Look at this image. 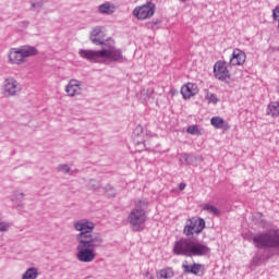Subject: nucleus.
I'll return each instance as SVG.
<instances>
[{"label":"nucleus","instance_id":"1","mask_svg":"<svg viewBox=\"0 0 279 279\" xmlns=\"http://www.w3.org/2000/svg\"><path fill=\"white\" fill-rule=\"evenodd\" d=\"M76 232V258L80 263H93L97 258L95 250L104 247V236L100 233H93L95 222L82 219L74 222Z\"/></svg>","mask_w":279,"mask_h":279},{"label":"nucleus","instance_id":"2","mask_svg":"<svg viewBox=\"0 0 279 279\" xmlns=\"http://www.w3.org/2000/svg\"><path fill=\"white\" fill-rule=\"evenodd\" d=\"M78 56H81L83 60H88V62L98 64H106L107 60H109V62L120 63L128 60V58L123 56V50L114 47V41L112 39H107L101 50L81 49Z\"/></svg>","mask_w":279,"mask_h":279},{"label":"nucleus","instance_id":"3","mask_svg":"<svg viewBox=\"0 0 279 279\" xmlns=\"http://www.w3.org/2000/svg\"><path fill=\"white\" fill-rule=\"evenodd\" d=\"M172 252L174 256H208L211 250L204 241H198L192 238H180L174 242Z\"/></svg>","mask_w":279,"mask_h":279},{"label":"nucleus","instance_id":"4","mask_svg":"<svg viewBox=\"0 0 279 279\" xmlns=\"http://www.w3.org/2000/svg\"><path fill=\"white\" fill-rule=\"evenodd\" d=\"M256 250H277L279 252V229L272 228L247 238Z\"/></svg>","mask_w":279,"mask_h":279},{"label":"nucleus","instance_id":"5","mask_svg":"<svg viewBox=\"0 0 279 279\" xmlns=\"http://www.w3.org/2000/svg\"><path fill=\"white\" fill-rule=\"evenodd\" d=\"M128 219L133 232H143L147 222V213L144 209H133Z\"/></svg>","mask_w":279,"mask_h":279},{"label":"nucleus","instance_id":"6","mask_svg":"<svg viewBox=\"0 0 279 279\" xmlns=\"http://www.w3.org/2000/svg\"><path fill=\"white\" fill-rule=\"evenodd\" d=\"M204 228H206V220H204V218L193 217L187 219L183 229V234H185V236H193V234H202Z\"/></svg>","mask_w":279,"mask_h":279},{"label":"nucleus","instance_id":"7","mask_svg":"<svg viewBox=\"0 0 279 279\" xmlns=\"http://www.w3.org/2000/svg\"><path fill=\"white\" fill-rule=\"evenodd\" d=\"M154 14H156V3L151 1L140 7H135L133 10V16H135L137 21H147V19H151Z\"/></svg>","mask_w":279,"mask_h":279},{"label":"nucleus","instance_id":"8","mask_svg":"<svg viewBox=\"0 0 279 279\" xmlns=\"http://www.w3.org/2000/svg\"><path fill=\"white\" fill-rule=\"evenodd\" d=\"M2 93L4 97H16L21 93V83L14 77H8L2 85Z\"/></svg>","mask_w":279,"mask_h":279},{"label":"nucleus","instance_id":"9","mask_svg":"<svg viewBox=\"0 0 279 279\" xmlns=\"http://www.w3.org/2000/svg\"><path fill=\"white\" fill-rule=\"evenodd\" d=\"M214 77L219 82H228L230 80V70H228V62L218 60L214 64Z\"/></svg>","mask_w":279,"mask_h":279},{"label":"nucleus","instance_id":"10","mask_svg":"<svg viewBox=\"0 0 279 279\" xmlns=\"http://www.w3.org/2000/svg\"><path fill=\"white\" fill-rule=\"evenodd\" d=\"M65 93L69 97H77V95H82V83L75 78L70 80L68 85L65 86Z\"/></svg>","mask_w":279,"mask_h":279},{"label":"nucleus","instance_id":"11","mask_svg":"<svg viewBox=\"0 0 279 279\" xmlns=\"http://www.w3.org/2000/svg\"><path fill=\"white\" fill-rule=\"evenodd\" d=\"M247 56L243 50L235 48L230 58L231 66H243L245 64Z\"/></svg>","mask_w":279,"mask_h":279},{"label":"nucleus","instance_id":"12","mask_svg":"<svg viewBox=\"0 0 279 279\" xmlns=\"http://www.w3.org/2000/svg\"><path fill=\"white\" fill-rule=\"evenodd\" d=\"M197 93H199V88H197V84L195 83H186L181 87L183 99H191V97H195Z\"/></svg>","mask_w":279,"mask_h":279},{"label":"nucleus","instance_id":"13","mask_svg":"<svg viewBox=\"0 0 279 279\" xmlns=\"http://www.w3.org/2000/svg\"><path fill=\"white\" fill-rule=\"evenodd\" d=\"M8 58L9 64H23V62H25L20 48H11L8 53Z\"/></svg>","mask_w":279,"mask_h":279},{"label":"nucleus","instance_id":"14","mask_svg":"<svg viewBox=\"0 0 279 279\" xmlns=\"http://www.w3.org/2000/svg\"><path fill=\"white\" fill-rule=\"evenodd\" d=\"M203 267L204 266L202 264H197V263H194L193 265H189L185 262L184 264H182L183 272L193 274V276H199V271H202Z\"/></svg>","mask_w":279,"mask_h":279},{"label":"nucleus","instance_id":"15","mask_svg":"<svg viewBox=\"0 0 279 279\" xmlns=\"http://www.w3.org/2000/svg\"><path fill=\"white\" fill-rule=\"evenodd\" d=\"M90 40L94 43V45H102V47L106 46V40L101 38V27L96 26L92 33H90Z\"/></svg>","mask_w":279,"mask_h":279},{"label":"nucleus","instance_id":"16","mask_svg":"<svg viewBox=\"0 0 279 279\" xmlns=\"http://www.w3.org/2000/svg\"><path fill=\"white\" fill-rule=\"evenodd\" d=\"M210 124L216 128V130H230V124L221 117H213Z\"/></svg>","mask_w":279,"mask_h":279},{"label":"nucleus","instance_id":"17","mask_svg":"<svg viewBox=\"0 0 279 279\" xmlns=\"http://www.w3.org/2000/svg\"><path fill=\"white\" fill-rule=\"evenodd\" d=\"M20 52L22 53L23 60H25V58L38 56V49L34 46H22L20 47Z\"/></svg>","mask_w":279,"mask_h":279},{"label":"nucleus","instance_id":"18","mask_svg":"<svg viewBox=\"0 0 279 279\" xmlns=\"http://www.w3.org/2000/svg\"><path fill=\"white\" fill-rule=\"evenodd\" d=\"M179 161L181 167L186 165H195V162H197V157L195 155L184 153L181 155Z\"/></svg>","mask_w":279,"mask_h":279},{"label":"nucleus","instance_id":"19","mask_svg":"<svg viewBox=\"0 0 279 279\" xmlns=\"http://www.w3.org/2000/svg\"><path fill=\"white\" fill-rule=\"evenodd\" d=\"M266 114H268V117H272L274 119L279 117V102L278 101L270 102L267 107Z\"/></svg>","mask_w":279,"mask_h":279},{"label":"nucleus","instance_id":"20","mask_svg":"<svg viewBox=\"0 0 279 279\" xmlns=\"http://www.w3.org/2000/svg\"><path fill=\"white\" fill-rule=\"evenodd\" d=\"M201 208L202 210H206V213H209V215H214L215 217H219V215H221V210H219V208L208 203L202 204Z\"/></svg>","mask_w":279,"mask_h":279},{"label":"nucleus","instance_id":"21","mask_svg":"<svg viewBox=\"0 0 279 279\" xmlns=\"http://www.w3.org/2000/svg\"><path fill=\"white\" fill-rule=\"evenodd\" d=\"M175 276V272H173V269L171 267L163 268L157 272L158 279H171Z\"/></svg>","mask_w":279,"mask_h":279},{"label":"nucleus","instance_id":"22","mask_svg":"<svg viewBox=\"0 0 279 279\" xmlns=\"http://www.w3.org/2000/svg\"><path fill=\"white\" fill-rule=\"evenodd\" d=\"M147 206H149V202L146 198H140L134 201V210H147Z\"/></svg>","mask_w":279,"mask_h":279},{"label":"nucleus","instance_id":"23","mask_svg":"<svg viewBox=\"0 0 279 279\" xmlns=\"http://www.w3.org/2000/svg\"><path fill=\"white\" fill-rule=\"evenodd\" d=\"M38 278V269L37 268H28L22 276V279H36Z\"/></svg>","mask_w":279,"mask_h":279},{"label":"nucleus","instance_id":"24","mask_svg":"<svg viewBox=\"0 0 279 279\" xmlns=\"http://www.w3.org/2000/svg\"><path fill=\"white\" fill-rule=\"evenodd\" d=\"M100 14H113L114 7L110 5V3H104L98 7Z\"/></svg>","mask_w":279,"mask_h":279},{"label":"nucleus","instance_id":"25","mask_svg":"<svg viewBox=\"0 0 279 279\" xmlns=\"http://www.w3.org/2000/svg\"><path fill=\"white\" fill-rule=\"evenodd\" d=\"M31 10H37L40 12L43 10V5H45V0H29Z\"/></svg>","mask_w":279,"mask_h":279},{"label":"nucleus","instance_id":"26","mask_svg":"<svg viewBox=\"0 0 279 279\" xmlns=\"http://www.w3.org/2000/svg\"><path fill=\"white\" fill-rule=\"evenodd\" d=\"M205 99L208 101V104H219V98H217V96L213 93H207Z\"/></svg>","mask_w":279,"mask_h":279},{"label":"nucleus","instance_id":"27","mask_svg":"<svg viewBox=\"0 0 279 279\" xmlns=\"http://www.w3.org/2000/svg\"><path fill=\"white\" fill-rule=\"evenodd\" d=\"M144 96V104H147L151 97H154V88H148L145 90V93L142 94Z\"/></svg>","mask_w":279,"mask_h":279},{"label":"nucleus","instance_id":"28","mask_svg":"<svg viewBox=\"0 0 279 279\" xmlns=\"http://www.w3.org/2000/svg\"><path fill=\"white\" fill-rule=\"evenodd\" d=\"M89 189H92V191H99V189H101V183H99V181L97 180H89L88 183Z\"/></svg>","mask_w":279,"mask_h":279},{"label":"nucleus","instance_id":"29","mask_svg":"<svg viewBox=\"0 0 279 279\" xmlns=\"http://www.w3.org/2000/svg\"><path fill=\"white\" fill-rule=\"evenodd\" d=\"M187 134H192L195 136V134H199V129H197V125H190L186 130Z\"/></svg>","mask_w":279,"mask_h":279},{"label":"nucleus","instance_id":"30","mask_svg":"<svg viewBox=\"0 0 279 279\" xmlns=\"http://www.w3.org/2000/svg\"><path fill=\"white\" fill-rule=\"evenodd\" d=\"M57 169L61 173H69V171H71V167H69V165H65V163L59 165Z\"/></svg>","mask_w":279,"mask_h":279},{"label":"nucleus","instance_id":"31","mask_svg":"<svg viewBox=\"0 0 279 279\" xmlns=\"http://www.w3.org/2000/svg\"><path fill=\"white\" fill-rule=\"evenodd\" d=\"M269 260V258H271V255L267 254L266 257H264L263 255H255L253 257V263H258V260Z\"/></svg>","mask_w":279,"mask_h":279},{"label":"nucleus","instance_id":"32","mask_svg":"<svg viewBox=\"0 0 279 279\" xmlns=\"http://www.w3.org/2000/svg\"><path fill=\"white\" fill-rule=\"evenodd\" d=\"M105 191H106V193H109V195H110L111 197H114V187H113L112 185L107 184V185L105 186ZM110 192H111V193H110Z\"/></svg>","mask_w":279,"mask_h":279},{"label":"nucleus","instance_id":"33","mask_svg":"<svg viewBox=\"0 0 279 279\" xmlns=\"http://www.w3.org/2000/svg\"><path fill=\"white\" fill-rule=\"evenodd\" d=\"M10 230V225L7 222H0V232H8Z\"/></svg>","mask_w":279,"mask_h":279},{"label":"nucleus","instance_id":"34","mask_svg":"<svg viewBox=\"0 0 279 279\" xmlns=\"http://www.w3.org/2000/svg\"><path fill=\"white\" fill-rule=\"evenodd\" d=\"M184 189H186V184L185 183H180L179 184V190L184 191Z\"/></svg>","mask_w":279,"mask_h":279},{"label":"nucleus","instance_id":"35","mask_svg":"<svg viewBox=\"0 0 279 279\" xmlns=\"http://www.w3.org/2000/svg\"><path fill=\"white\" fill-rule=\"evenodd\" d=\"M151 27H156V25H160V21H155L150 23Z\"/></svg>","mask_w":279,"mask_h":279},{"label":"nucleus","instance_id":"36","mask_svg":"<svg viewBox=\"0 0 279 279\" xmlns=\"http://www.w3.org/2000/svg\"><path fill=\"white\" fill-rule=\"evenodd\" d=\"M16 208H23V202L21 201L20 204L15 206Z\"/></svg>","mask_w":279,"mask_h":279},{"label":"nucleus","instance_id":"37","mask_svg":"<svg viewBox=\"0 0 279 279\" xmlns=\"http://www.w3.org/2000/svg\"><path fill=\"white\" fill-rule=\"evenodd\" d=\"M138 131H140V132H143V128H141V126L137 128V129L134 131V134H136V132H138Z\"/></svg>","mask_w":279,"mask_h":279},{"label":"nucleus","instance_id":"38","mask_svg":"<svg viewBox=\"0 0 279 279\" xmlns=\"http://www.w3.org/2000/svg\"><path fill=\"white\" fill-rule=\"evenodd\" d=\"M182 3H186V1H189V0H180Z\"/></svg>","mask_w":279,"mask_h":279},{"label":"nucleus","instance_id":"39","mask_svg":"<svg viewBox=\"0 0 279 279\" xmlns=\"http://www.w3.org/2000/svg\"><path fill=\"white\" fill-rule=\"evenodd\" d=\"M20 195H21V197H24V196H25V194H24V193H20Z\"/></svg>","mask_w":279,"mask_h":279},{"label":"nucleus","instance_id":"40","mask_svg":"<svg viewBox=\"0 0 279 279\" xmlns=\"http://www.w3.org/2000/svg\"><path fill=\"white\" fill-rule=\"evenodd\" d=\"M136 143H137V145H141L142 142H141V141H137Z\"/></svg>","mask_w":279,"mask_h":279}]
</instances>
